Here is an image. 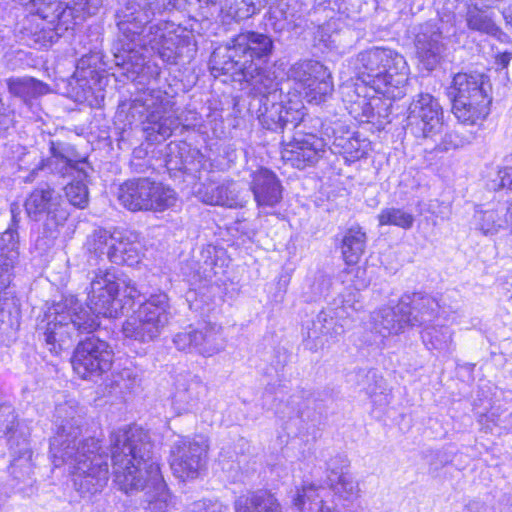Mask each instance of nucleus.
I'll use <instances>...</instances> for the list:
<instances>
[{
    "instance_id": "2eb2a0df",
    "label": "nucleus",
    "mask_w": 512,
    "mask_h": 512,
    "mask_svg": "<svg viewBox=\"0 0 512 512\" xmlns=\"http://www.w3.org/2000/svg\"><path fill=\"white\" fill-rule=\"evenodd\" d=\"M113 357L114 352L106 341L91 336L78 343L71 364L81 379L96 382L111 369Z\"/></svg>"
},
{
    "instance_id": "f704fd0d",
    "label": "nucleus",
    "mask_w": 512,
    "mask_h": 512,
    "mask_svg": "<svg viewBox=\"0 0 512 512\" xmlns=\"http://www.w3.org/2000/svg\"><path fill=\"white\" fill-rule=\"evenodd\" d=\"M235 512H282L272 493L258 490L239 496L234 503Z\"/></svg>"
},
{
    "instance_id": "c03bdc74",
    "label": "nucleus",
    "mask_w": 512,
    "mask_h": 512,
    "mask_svg": "<svg viewBox=\"0 0 512 512\" xmlns=\"http://www.w3.org/2000/svg\"><path fill=\"white\" fill-rule=\"evenodd\" d=\"M380 225H393L404 230H409L415 222L414 215L403 208L387 207L381 210L377 216Z\"/></svg>"
},
{
    "instance_id": "4468645a",
    "label": "nucleus",
    "mask_w": 512,
    "mask_h": 512,
    "mask_svg": "<svg viewBox=\"0 0 512 512\" xmlns=\"http://www.w3.org/2000/svg\"><path fill=\"white\" fill-rule=\"evenodd\" d=\"M407 113V129L416 139L435 142L443 134L444 111L430 93L415 95Z\"/></svg>"
},
{
    "instance_id": "de8ad7c7",
    "label": "nucleus",
    "mask_w": 512,
    "mask_h": 512,
    "mask_svg": "<svg viewBox=\"0 0 512 512\" xmlns=\"http://www.w3.org/2000/svg\"><path fill=\"white\" fill-rule=\"evenodd\" d=\"M328 486L334 495L343 501L352 503L360 497L359 484L351 474L328 483Z\"/></svg>"
},
{
    "instance_id": "ddd939ff",
    "label": "nucleus",
    "mask_w": 512,
    "mask_h": 512,
    "mask_svg": "<svg viewBox=\"0 0 512 512\" xmlns=\"http://www.w3.org/2000/svg\"><path fill=\"white\" fill-rule=\"evenodd\" d=\"M118 200L131 211H164L177 201L176 192L149 178H133L118 188Z\"/></svg>"
},
{
    "instance_id": "e433bc0d",
    "label": "nucleus",
    "mask_w": 512,
    "mask_h": 512,
    "mask_svg": "<svg viewBox=\"0 0 512 512\" xmlns=\"http://www.w3.org/2000/svg\"><path fill=\"white\" fill-rule=\"evenodd\" d=\"M367 237L359 226L347 229L341 241V253L345 263L356 265L365 252Z\"/></svg>"
},
{
    "instance_id": "bf43d9fd",
    "label": "nucleus",
    "mask_w": 512,
    "mask_h": 512,
    "mask_svg": "<svg viewBox=\"0 0 512 512\" xmlns=\"http://www.w3.org/2000/svg\"><path fill=\"white\" fill-rule=\"evenodd\" d=\"M506 162L508 165L499 169L496 178L491 181L489 185L491 189L499 190L508 188L512 190V155L506 159Z\"/></svg>"
},
{
    "instance_id": "a18cd8bd",
    "label": "nucleus",
    "mask_w": 512,
    "mask_h": 512,
    "mask_svg": "<svg viewBox=\"0 0 512 512\" xmlns=\"http://www.w3.org/2000/svg\"><path fill=\"white\" fill-rule=\"evenodd\" d=\"M51 16L52 14H49L45 10L39 8L37 15H32L27 18L23 24L21 29L22 40H24L28 45V41L33 40V34H38L39 30L47 24L54 25L57 23V25H65V29L68 28V25L64 22H58L57 20L51 22Z\"/></svg>"
},
{
    "instance_id": "a211bd4d",
    "label": "nucleus",
    "mask_w": 512,
    "mask_h": 512,
    "mask_svg": "<svg viewBox=\"0 0 512 512\" xmlns=\"http://www.w3.org/2000/svg\"><path fill=\"white\" fill-rule=\"evenodd\" d=\"M173 343L179 351L204 357L213 356L224 348L221 328L215 324H205L201 329L188 326L174 335Z\"/></svg>"
},
{
    "instance_id": "5fc2aeb1",
    "label": "nucleus",
    "mask_w": 512,
    "mask_h": 512,
    "mask_svg": "<svg viewBox=\"0 0 512 512\" xmlns=\"http://www.w3.org/2000/svg\"><path fill=\"white\" fill-rule=\"evenodd\" d=\"M468 139L461 135L456 130L446 132L444 135H440L435 142L432 150L445 152L452 149H458L468 143Z\"/></svg>"
},
{
    "instance_id": "7c9ffc66",
    "label": "nucleus",
    "mask_w": 512,
    "mask_h": 512,
    "mask_svg": "<svg viewBox=\"0 0 512 512\" xmlns=\"http://www.w3.org/2000/svg\"><path fill=\"white\" fill-rule=\"evenodd\" d=\"M6 86L11 96L18 98L26 107L32 109L35 101L50 92L47 83L31 76L10 77Z\"/></svg>"
},
{
    "instance_id": "4be33fe9",
    "label": "nucleus",
    "mask_w": 512,
    "mask_h": 512,
    "mask_svg": "<svg viewBox=\"0 0 512 512\" xmlns=\"http://www.w3.org/2000/svg\"><path fill=\"white\" fill-rule=\"evenodd\" d=\"M345 317L332 305L322 309L314 319L303 326V334L308 340L315 341L314 347L323 345V339L335 338L345 331Z\"/></svg>"
},
{
    "instance_id": "dca6fc26",
    "label": "nucleus",
    "mask_w": 512,
    "mask_h": 512,
    "mask_svg": "<svg viewBox=\"0 0 512 512\" xmlns=\"http://www.w3.org/2000/svg\"><path fill=\"white\" fill-rule=\"evenodd\" d=\"M207 451L208 442L202 435L176 436L170 445L173 474L183 481L197 478L206 466Z\"/></svg>"
},
{
    "instance_id": "c756f323",
    "label": "nucleus",
    "mask_w": 512,
    "mask_h": 512,
    "mask_svg": "<svg viewBox=\"0 0 512 512\" xmlns=\"http://www.w3.org/2000/svg\"><path fill=\"white\" fill-rule=\"evenodd\" d=\"M18 233L8 227L0 238V294L6 290L12 277V270L19 258Z\"/></svg>"
},
{
    "instance_id": "58836bf2",
    "label": "nucleus",
    "mask_w": 512,
    "mask_h": 512,
    "mask_svg": "<svg viewBox=\"0 0 512 512\" xmlns=\"http://www.w3.org/2000/svg\"><path fill=\"white\" fill-rule=\"evenodd\" d=\"M122 331L125 338L140 343L154 341L161 334V331L152 322L147 321L138 312L124 322Z\"/></svg>"
},
{
    "instance_id": "69168bd1",
    "label": "nucleus",
    "mask_w": 512,
    "mask_h": 512,
    "mask_svg": "<svg viewBox=\"0 0 512 512\" xmlns=\"http://www.w3.org/2000/svg\"><path fill=\"white\" fill-rule=\"evenodd\" d=\"M14 124V113L4 107L0 99V135Z\"/></svg>"
},
{
    "instance_id": "412c9836",
    "label": "nucleus",
    "mask_w": 512,
    "mask_h": 512,
    "mask_svg": "<svg viewBox=\"0 0 512 512\" xmlns=\"http://www.w3.org/2000/svg\"><path fill=\"white\" fill-rule=\"evenodd\" d=\"M416 54L423 67L432 71L440 63L445 51L442 31L436 22L420 26L415 39Z\"/></svg>"
},
{
    "instance_id": "864d4df0",
    "label": "nucleus",
    "mask_w": 512,
    "mask_h": 512,
    "mask_svg": "<svg viewBox=\"0 0 512 512\" xmlns=\"http://www.w3.org/2000/svg\"><path fill=\"white\" fill-rule=\"evenodd\" d=\"M367 90H371L370 87L361 82L358 81V77L356 76L355 81H347L340 87V92L342 95V100L347 106H352L354 102L359 101L367 92Z\"/></svg>"
},
{
    "instance_id": "ea45409f",
    "label": "nucleus",
    "mask_w": 512,
    "mask_h": 512,
    "mask_svg": "<svg viewBox=\"0 0 512 512\" xmlns=\"http://www.w3.org/2000/svg\"><path fill=\"white\" fill-rule=\"evenodd\" d=\"M422 340L429 350L447 355L453 351L452 332L449 327L440 324L426 326L422 331Z\"/></svg>"
},
{
    "instance_id": "6ab92c4d",
    "label": "nucleus",
    "mask_w": 512,
    "mask_h": 512,
    "mask_svg": "<svg viewBox=\"0 0 512 512\" xmlns=\"http://www.w3.org/2000/svg\"><path fill=\"white\" fill-rule=\"evenodd\" d=\"M327 143L313 133L297 134L283 146L282 159L297 169L315 165L326 153Z\"/></svg>"
},
{
    "instance_id": "20e7f679",
    "label": "nucleus",
    "mask_w": 512,
    "mask_h": 512,
    "mask_svg": "<svg viewBox=\"0 0 512 512\" xmlns=\"http://www.w3.org/2000/svg\"><path fill=\"white\" fill-rule=\"evenodd\" d=\"M84 412L75 400L55 407V435L50 440V454L55 467L68 465L74 489L82 498L91 499L102 492L109 479L108 456L98 453L99 441L79 439Z\"/></svg>"
},
{
    "instance_id": "f8f14e48",
    "label": "nucleus",
    "mask_w": 512,
    "mask_h": 512,
    "mask_svg": "<svg viewBox=\"0 0 512 512\" xmlns=\"http://www.w3.org/2000/svg\"><path fill=\"white\" fill-rule=\"evenodd\" d=\"M161 98L160 90L144 92L132 100L128 110V117L142 123L143 131L153 141L169 138L180 126L179 118L167 115Z\"/></svg>"
},
{
    "instance_id": "393cba45",
    "label": "nucleus",
    "mask_w": 512,
    "mask_h": 512,
    "mask_svg": "<svg viewBox=\"0 0 512 512\" xmlns=\"http://www.w3.org/2000/svg\"><path fill=\"white\" fill-rule=\"evenodd\" d=\"M402 306L410 327L430 326L438 321L439 304L437 300L422 293H405L401 297Z\"/></svg>"
},
{
    "instance_id": "4c0bfd02",
    "label": "nucleus",
    "mask_w": 512,
    "mask_h": 512,
    "mask_svg": "<svg viewBox=\"0 0 512 512\" xmlns=\"http://www.w3.org/2000/svg\"><path fill=\"white\" fill-rule=\"evenodd\" d=\"M19 328V310L12 298L0 297V343L9 345Z\"/></svg>"
},
{
    "instance_id": "f03ea898",
    "label": "nucleus",
    "mask_w": 512,
    "mask_h": 512,
    "mask_svg": "<svg viewBox=\"0 0 512 512\" xmlns=\"http://www.w3.org/2000/svg\"><path fill=\"white\" fill-rule=\"evenodd\" d=\"M180 0H121L115 12L119 31L112 53L115 65L122 74L142 84L157 79L159 65L147 61L142 50H150L164 63L177 64L180 58H192L196 43L191 30L173 21H160L150 25L156 13L179 9Z\"/></svg>"
},
{
    "instance_id": "7ed1b4c3",
    "label": "nucleus",
    "mask_w": 512,
    "mask_h": 512,
    "mask_svg": "<svg viewBox=\"0 0 512 512\" xmlns=\"http://www.w3.org/2000/svg\"><path fill=\"white\" fill-rule=\"evenodd\" d=\"M141 292L131 280L120 279L114 268L94 272L87 295V308L78 299L66 296L49 306L37 324L47 349L53 355L69 348L74 337L95 331L100 316L117 318L125 306L140 301Z\"/></svg>"
},
{
    "instance_id": "09e8293b",
    "label": "nucleus",
    "mask_w": 512,
    "mask_h": 512,
    "mask_svg": "<svg viewBox=\"0 0 512 512\" xmlns=\"http://www.w3.org/2000/svg\"><path fill=\"white\" fill-rule=\"evenodd\" d=\"M376 93L372 90H367L364 96L352 106H347L349 113L360 122H369L375 116L374 107L380 100L375 97Z\"/></svg>"
},
{
    "instance_id": "0eeeda50",
    "label": "nucleus",
    "mask_w": 512,
    "mask_h": 512,
    "mask_svg": "<svg viewBox=\"0 0 512 512\" xmlns=\"http://www.w3.org/2000/svg\"><path fill=\"white\" fill-rule=\"evenodd\" d=\"M49 151L50 156L41 159L28 175L23 177V181L33 182L40 172L59 178L70 177L71 181L64 187L69 204L78 209L86 208L89 203V163L85 158L75 160V151L68 143L50 141Z\"/></svg>"
},
{
    "instance_id": "3c124183",
    "label": "nucleus",
    "mask_w": 512,
    "mask_h": 512,
    "mask_svg": "<svg viewBox=\"0 0 512 512\" xmlns=\"http://www.w3.org/2000/svg\"><path fill=\"white\" fill-rule=\"evenodd\" d=\"M63 7L66 9V24L73 17L74 13H84L94 15L102 6V0H62Z\"/></svg>"
},
{
    "instance_id": "338daca9",
    "label": "nucleus",
    "mask_w": 512,
    "mask_h": 512,
    "mask_svg": "<svg viewBox=\"0 0 512 512\" xmlns=\"http://www.w3.org/2000/svg\"><path fill=\"white\" fill-rule=\"evenodd\" d=\"M180 119V125L186 129H195L201 126V118L198 113L192 110H188L184 118Z\"/></svg>"
},
{
    "instance_id": "8fccbe9b",
    "label": "nucleus",
    "mask_w": 512,
    "mask_h": 512,
    "mask_svg": "<svg viewBox=\"0 0 512 512\" xmlns=\"http://www.w3.org/2000/svg\"><path fill=\"white\" fill-rule=\"evenodd\" d=\"M112 242V233L105 229H96L88 237L85 247L90 254L101 258L103 255L107 256L110 243Z\"/></svg>"
},
{
    "instance_id": "6e6552de",
    "label": "nucleus",
    "mask_w": 512,
    "mask_h": 512,
    "mask_svg": "<svg viewBox=\"0 0 512 512\" xmlns=\"http://www.w3.org/2000/svg\"><path fill=\"white\" fill-rule=\"evenodd\" d=\"M6 436L13 457L8 468L7 484L11 490L29 495L33 492L32 451L29 445L30 428L17 421L14 408L9 403H0V437Z\"/></svg>"
},
{
    "instance_id": "423d86ee",
    "label": "nucleus",
    "mask_w": 512,
    "mask_h": 512,
    "mask_svg": "<svg viewBox=\"0 0 512 512\" xmlns=\"http://www.w3.org/2000/svg\"><path fill=\"white\" fill-rule=\"evenodd\" d=\"M358 81L367 84L373 93L396 100L406 93L408 66L405 58L389 48L372 47L355 59Z\"/></svg>"
},
{
    "instance_id": "f3484780",
    "label": "nucleus",
    "mask_w": 512,
    "mask_h": 512,
    "mask_svg": "<svg viewBox=\"0 0 512 512\" xmlns=\"http://www.w3.org/2000/svg\"><path fill=\"white\" fill-rule=\"evenodd\" d=\"M304 93L308 103L319 105L331 97L333 82L329 70L319 61L305 60L293 64L287 73Z\"/></svg>"
},
{
    "instance_id": "c85d7f7f",
    "label": "nucleus",
    "mask_w": 512,
    "mask_h": 512,
    "mask_svg": "<svg viewBox=\"0 0 512 512\" xmlns=\"http://www.w3.org/2000/svg\"><path fill=\"white\" fill-rule=\"evenodd\" d=\"M401 299L396 306H385L371 314L373 330L383 338L402 333L408 327Z\"/></svg>"
},
{
    "instance_id": "4d7b16f0",
    "label": "nucleus",
    "mask_w": 512,
    "mask_h": 512,
    "mask_svg": "<svg viewBox=\"0 0 512 512\" xmlns=\"http://www.w3.org/2000/svg\"><path fill=\"white\" fill-rule=\"evenodd\" d=\"M61 25H44L38 34H33V40L28 41V46L35 48H47L56 42L60 36L58 30Z\"/></svg>"
},
{
    "instance_id": "a19ab883",
    "label": "nucleus",
    "mask_w": 512,
    "mask_h": 512,
    "mask_svg": "<svg viewBox=\"0 0 512 512\" xmlns=\"http://www.w3.org/2000/svg\"><path fill=\"white\" fill-rule=\"evenodd\" d=\"M198 274L205 280H211L218 275L225 265L224 250L213 245H207L201 250Z\"/></svg>"
},
{
    "instance_id": "39448f33",
    "label": "nucleus",
    "mask_w": 512,
    "mask_h": 512,
    "mask_svg": "<svg viewBox=\"0 0 512 512\" xmlns=\"http://www.w3.org/2000/svg\"><path fill=\"white\" fill-rule=\"evenodd\" d=\"M114 483L126 494L144 491L145 508L166 512L172 496L163 480L160 467L152 457L147 431L138 426L118 429L110 437Z\"/></svg>"
},
{
    "instance_id": "473e14b6",
    "label": "nucleus",
    "mask_w": 512,
    "mask_h": 512,
    "mask_svg": "<svg viewBox=\"0 0 512 512\" xmlns=\"http://www.w3.org/2000/svg\"><path fill=\"white\" fill-rule=\"evenodd\" d=\"M361 391H365L376 405H387L390 402L389 389L383 377L375 369H358L350 375Z\"/></svg>"
},
{
    "instance_id": "f257e3e1",
    "label": "nucleus",
    "mask_w": 512,
    "mask_h": 512,
    "mask_svg": "<svg viewBox=\"0 0 512 512\" xmlns=\"http://www.w3.org/2000/svg\"><path fill=\"white\" fill-rule=\"evenodd\" d=\"M275 46L268 34L244 31L215 48L209 60L211 75L222 82L246 83L253 95L249 110L256 113L263 128L282 131L296 127L303 119V104L283 94L272 67L268 66Z\"/></svg>"
},
{
    "instance_id": "37998d69",
    "label": "nucleus",
    "mask_w": 512,
    "mask_h": 512,
    "mask_svg": "<svg viewBox=\"0 0 512 512\" xmlns=\"http://www.w3.org/2000/svg\"><path fill=\"white\" fill-rule=\"evenodd\" d=\"M478 228L485 235H493L500 229L505 228L510 224V219L507 215V211L504 214V210H486L478 212L476 215Z\"/></svg>"
},
{
    "instance_id": "5701e85b",
    "label": "nucleus",
    "mask_w": 512,
    "mask_h": 512,
    "mask_svg": "<svg viewBox=\"0 0 512 512\" xmlns=\"http://www.w3.org/2000/svg\"><path fill=\"white\" fill-rule=\"evenodd\" d=\"M144 255V245L137 232L130 230L114 231L107 251L111 263L128 266L138 264Z\"/></svg>"
},
{
    "instance_id": "9d476101",
    "label": "nucleus",
    "mask_w": 512,
    "mask_h": 512,
    "mask_svg": "<svg viewBox=\"0 0 512 512\" xmlns=\"http://www.w3.org/2000/svg\"><path fill=\"white\" fill-rule=\"evenodd\" d=\"M24 207L31 220L44 221L42 235L36 239L35 246L41 252L49 250L59 236V226H63L69 216L61 194L49 184H41L27 196Z\"/></svg>"
},
{
    "instance_id": "2f4dec72",
    "label": "nucleus",
    "mask_w": 512,
    "mask_h": 512,
    "mask_svg": "<svg viewBox=\"0 0 512 512\" xmlns=\"http://www.w3.org/2000/svg\"><path fill=\"white\" fill-rule=\"evenodd\" d=\"M354 273L355 279L352 280V286H348L344 289L341 295L333 301L331 304L345 318L351 315V312H356L362 309V299L360 291L366 288L369 281L365 278V269L356 267L347 271V274Z\"/></svg>"
},
{
    "instance_id": "e2e57ef3",
    "label": "nucleus",
    "mask_w": 512,
    "mask_h": 512,
    "mask_svg": "<svg viewBox=\"0 0 512 512\" xmlns=\"http://www.w3.org/2000/svg\"><path fill=\"white\" fill-rule=\"evenodd\" d=\"M200 8L205 9L203 13L208 16L223 13L232 0H198Z\"/></svg>"
},
{
    "instance_id": "a878e982",
    "label": "nucleus",
    "mask_w": 512,
    "mask_h": 512,
    "mask_svg": "<svg viewBox=\"0 0 512 512\" xmlns=\"http://www.w3.org/2000/svg\"><path fill=\"white\" fill-rule=\"evenodd\" d=\"M207 387L201 378L193 373L179 374L175 382L172 404L177 413L192 411L199 400L206 395Z\"/></svg>"
},
{
    "instance_id": "9b49d317",
    "label": "nucleus",
    "mask_w": 512,
    "mask_h": 512,
    "mask_svg": "<svg viewBox=\"0 0 512 512\" xmlns=\"http://www.w3.org/2000/svg\"><path fill=\"white\" fill-rule=\"evenodd\" d=\"M100 46L97 38L77 62L76 70L69 81V94L75 102L99 106L104 100L105 77Z\"/></svg>"
},
{
    "instance_id": "1a4fd4ad",
    "label": "nucleus",
    "mask_w": 512,
    "mask_h": 512,
    "mask_svg": "<svg viewBox=\"0 0 512 512\" xmlns=\"http://www.w3.org/2000/svg\"><path fill=\"white\" fill-rule=\"evenodd\" d=\"M492 85L488 75L480 72L457 73L449 87L452 113L466 125H476L490 112Z\"/></svg>"
},
{
    "instance_id": "680f3d73",
    "label": "nucleus",
    "mask_w": 512,
    "mask_h": 512,
    "mask_svg": "<svg viewBox=\"0 0 512 512\" xmlns=\"http://www.w3.org/2000/svg\"><path fill=\"white\" fill-rule=\"evenodd\" d=\"M185 512H228V508L217 501L198 500L189 504Z\"/></svg>"
},
{
    "instance_id": "6e6d98bb",
    "label": "nucleus",
    "mask_w": 512,
    "mask_h": 512,
    "mask_svg": "<svg viewBox=\"0 0 512 512\" xmlns=\"http://www.w3.org/2000/svg\"><path fill=\"white\" fill-rule=\"evenodd\" d=\"M349 465L350 462L344 454L338 453L331 457L326 463L327 484L332 481L335 482L336 479L342 476L349 475Z\"/></svg>"
},
{
    "instance_id": "13d9d810",
    "label": "nucleus",
    "mask_w": 512,
    "mask_h": 512,
    "mask_svg": "<svg viewBox=\"0 0 512 512\" xmlns=\"http://www.w3.org/2000/svg\"><path fill=\"white\" fill-rule=\"evenodd\" d=\"M251 7V14H254L262 7L269 6L270 10L275 9L281 14V17L287 18V9L289 7V0H251L248 3Z\"/></svg>"
},
{
    "instance_id": "052dcab7",
    "label": "nucleus",
    "mask_w": 512,
    "mask_h": 512,
    "mask_svg": "<svg viewBox=\"0 0 512 512\" xmlns=\"http://www.w3.org/2000/svg\"><path fill=\"white\" fill-rule=\"evenodd\" d=\"M506 162L508 165L499 169L496 178L491 181L489 185L491 189L499 190L508 188L512 190V155L506 159Z\"/></svg>"
},
{
    "instance_id": "b1692460",
    "label": "nucleus",
    "mask_w": 512,
    "mask_h": 512,
    "mask_svg": "<svg viewBox=\"0 0 512 512\" xmlns=\"http://www.w3.org/2000/svg\"><path fill=\"white\" fill-rule=\"evenodd\" d=\"M250 177V191L259 208H273L282 201L283 186L272 170L261 167L253 171Z\"/></svg>"
},
{
    "instance_id": "49530a36",
    "label": "nucleus",
    "mask_w": 512,
    "mask_h": 512,
    "mask_svg": "<svg viewBox=\"0 0 512 512\" xmlns=\"http://www.w3.org/2000/svg\"><path fill=\"white\" fill-rule=\"evenodd\" d=\"M51 16L52 14H49L45 10L39 8L37 15H32L27 18L23 24L21 29L22 40H24L28 45V41L33 40V34H38L39 30L47 24L54 25L57 23V25H65V29L68 28V25L64 22H58L57 20L51 22Z\"/></svg>"
},
{
    "instance_id": "603ef678",
    "label": "nucleus",
    "mask_w": 512,
    "mask_h": 512,
    "mask_svg": "<svg viewBox=\"0 0 512 512\" xmlns=\"http://www.w3.org/2000/svg\"><path fill=\"white\" fill-rule=\"evenodd\" d=\"M22 5L32 4L38 11L39 8L45 10L47 13L52 14L51 22L57 20L58 22L66 23V9L63 7L62 0H17Z\"/></svg>"
},
{
    "instance_id": "774afa93",
    "label": "nucleus",
    "mask_w": 512,
    "mask_h": 512,
    "mask_svg": "<svg viewBox=\"0 0 512 512\" xmlns=\"http://www.w3.org/2000/svg\"><path fill=\"white\" fill-rule=\"evenodd\" d=\"M299 403L295 400H293L292 402H288L285 406V408H281V407H277L276 408V413H279V414H286V411L285 409L287 408L289 411L287 412V415L289 416V418H292L294 416H298L299 415V412H300V409H299Z\"/></svg>"
},
{
    "instance_id": "aec40b11",
    "label": "nucleus",
    "mask_w": 512,
    "mask_h": 512,
    "mask_svg": "<svg viewBox=\"0 0 512 512\" xmlns=\"http://www.w3.org/2000/svg\"><path fill=\"white\" fill-rule=\"evenodd\" d=\"M195 193L205 204L229 208L243 207L249 198L243 185L234 180H224L223 182L210 180L201 183Z\"/></svg>"
},
{
    "instance_id": "bb28decb",
    "label": "nucleus",
    "mask_w": 512,
    "mask_h": 512,
    "mask_svg": "<svg viewBox=\"0 0 512 512\" xmlns=\"http://www.w3.org/2000/svg\"><path fill=\"white\" fill-rule=\"evenodd\" d=\"M201 153L196 149H191L185 142H171L166 147L165 167L171 177H175L178 172L194 175L202 166Z\"/></svg>"
},
{
    "instance_id": "79ce46f5",
    "label": "nucleus",
    "mask_w": 512,
    "mask_h": 512,
    "mask_svg": "<svg viewBox=\"0 0 512 512\" xmlns=\"http://www.w3.org/2000/svg\"><path fill=\"white\" fill-rule=\"evenodd\" d=\"M467 26L470 30L496 36L499 27L495 23V13L490 9H482L475 4L467 12Z\"/></svg>"
},
{
    "instance_id": "72a5a7b5",
    "label": "nucleus",
    "mask_w": 512,
    "mask_h": 512,
    "mask_svg": "<svg viewBox=\"0 0 512 512\" xmlns=\"http://www.w3.org/2000/svg\"><path fill=\"white\" fill-rule=\"evenodd\" d=\"M137 312L147 321L152 322L161 332L172 318L171 305L166 293L151 294L140 303Z\"/></svg>"
},
{
    "instance_id": "c9c22d12",
    "label": "nucleus",
    "mask_w": 512,
    "mask_h": 512,
    "mask_svg": "<svg viewBox=\"0 0 512 512\" xmlns=\"http://www.w3.org/2000/svg\"><path fill=\"white\" fill-rule=\"evenodd\" d=\"M319 486L313 483L305 484L301 488H296L291 495L292 506L303 512H334L329 506L325 505L319 494Z\"/></svg>"
},
{
    "instance_id": "0e129e2a",
    "label": "nucleus",
    "mask_w": 512,
    "mask_h": 512,
    "mask_svg": "<svg viewBox=\"0 0 512 512\" xmlns=\"http://www.w3.org/2000/svg\"><path fill=\"white\" fill-rule=\"evenodd\" d=\"M511 60H512V53L508 52V51L498 53L495 56L494 63H495V66H496V70L499 73H503L504 74V78L506 80H509L507 69H508V66H509Z\"/></svg>"
},
{
    "instance_id": "cd10ccee",
    "label": "nucleus",
    "mask_w": 512,
    "mask_h": 512,
    "mask_svg": "<svg viewBox=\"0 0 512 512\" xmlns=\"http://www.w3.org/2000/svg\"><path fill=\"white\" fill-rule=\"evenodd\" d=\"M343 125L336 123L335 127H325V135L331 139L330 151L336 155H342L346 161L354 162L366 155V141L360 140L348 130H343Z\"/></svg>"
}]
</instances>
